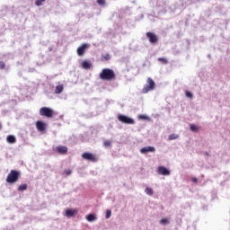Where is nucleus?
Returning <instances> with one entry per match:
<instances>
[{"label":"nucleus","mask_w":230,"mask_h":230,"mask_svg":"<svg viewBox=\"0 0 230 230\" xmlns=\"http://www.w3.org/2000/svg\"><path fill=\"white\" fill-rule=\"evenodd\" d=\"M99 78L104 82H112L116 80V73L111 68H103L99 74Z\"/></svg>","instance_id":"nucleus-1"},{"label":"nucleus","mask_w":230,"mask_h":230,"mask_svg":"<svg viewBox=\"0 0 230 230\" xmlns=\"http://www.w3.org/2000/svg\"><path fill=\"white\" fill-rule=\"evenodd\" d=\"M85 218L88 222H94V220H96V216L94 214H89Z\"/></svg>","instance_id":"nucleus-16"},{"label":"nucleus","mask_w":230,"mask_h":230,"mask_svg":"<svg viewBox=\"0 0 230 230\" xmlns=\"http://www.w3.org/2000/svg\"><path fill=\"white\" fill-rule=\"evenodd\" d=\"M158 62L166 65L168 64V59H166V58H158Z\"/></svg>","instance_id":"nucleus-21"},{"label":"nucleus","mask_w":230,"mask_h":230,"mask_svg":"<svg viewBox=\"0 0 230 230\" xmlns=\"http://www.w3.org/2000/svg\"><path fill=\"white\" fill-rule=\"evenodd\" d=\"M102 61H103V60H105V61L111 60V55H109V54L103 55V56L102 57Z\"/></svg>","instance_id":"nucleus-24"},{"label":"nucleus","mask_w":230,"mask_h":230,"mask_svg":"<svg viewBox=\"0 0 230 230\" xmlns=\"http://www.w3.org/2000/svg\"><path fill=\"white\" fill-rule=\"evenodd\" d=\"M177 137H179V135H177V134H171L169 136V141H173V139H177Z\"/></svg>","instance_id":"nucleus-22"},{"label":"nucleus","mask_w":230,"mask_h":230,"mask_svg":"<svg viewBox=\"0 0 230 230\" xmlns=\"http://www.w3.org/2000/svg\"><path fill=\"white\" fill-rule=\"evenodd\" d=\"M160 224H162V226H166V224H169V221L167 218H164L160 220Z\"/></svg>","instance_id":"nucleus-25"},{"label":"nucleus","mask_w":230,"mask_h":230,"mask_svg":"<svg viewBox=\"0 0 230 230\" xmlns=\"http://www.w3.org/2000/svg\"><path fill=\"white\" fill-rule=\"evenodd\" d=\"M40 115L44 116L45 118H52L53 110L49 107H42L41 109H40Z\"/></svg>","instance_id":"nucleus-5"},{"label":"nucleus","mask_w":230,"mask_h":230,"mask_svg":"<svg viewBox=\"0 0 230 230\" xmlns=\"http://www.w3.org/2000/svg\"><path fill=\"white\" fill-rule=\"evenodd\" d=\"M20 178H21V171L11 170L5 181L8 184H14V182H17V181H19Z\"/></svg>","instance_id":"nucleus-2"},{"label":"nucleus","mask_w":230,"mask_h":230,"mask_svg":"<svg viewBox=\"0 0 230 230\" xmlns=\"http://www.w3.org/2000/svg\"><path fill=\"white\" fill-rule=\"evenodd\" d=\"M64 92V84H58L56 86L55 94H60Z\"/></svg>","instance_id":"nucleus-15"},{"label":"nucleus","mask_w":230,"mask_h":230,"mask_svg":"<svg viewBox=\"0 0 230 230\" xmlns=\"http://www.w3.org/2000/svg\"><path fill=\"white\" fill-rule=\"evenodd\" d=\"M104 146H111V141L109 140L104 141Z\"/></svg>","instance_id":"nucleus-30"},{"label":"nucleus","mask_w":230,"mask_h":230,"mask_svg":"<svg viewBox=\"0 0 230 230\" xmlns=\"http://www.w3.org/2000/svg\"><path fill=\"white\" fill-rule=\"evenodd\" d=\"M157 172L159 173V175H170V170H168V168L164 167V166H158L157 167Z\"/></svg>","instance_id":"nucleus-10"},{"label":"nucleus","mask_w":230,"mask_h":230,"mask_svg":"<svg viewBox=\"0 0 230 230\" xmlns=\"http://www.w3.org/2000/svg\"><path fill=\"white\" fill-rule=\"evenodd\" d=\"M25 190H28V184L23 183L22 185H19L18 191H25Z\"/></svg>","instance_id":"nucleus-19"},{"label":"nucleus","mask_w":230,"mask_h":230,"mask_svg":"<svg viewBox=\"0 0 230 230\" xmlns=\"http://www.w3.org/2000/svg\"><path fill=\"white\" fill-rule=\"evenodd\" d=\"M118 119L120 123H124L125 125H134V123H136L134 119L128 117L127 115L119 114Z\"/></svg>","instance_id":"nucleus-4"},{"label":"nucleus","mask_w":230,"mask_h":230,"mask_svg":"<svg viewBox=\"0 0 230 230\" xmlns=\"http://www.w3.org/2000/svg\"><path fill=\"white\" fill-rule=\"evenodd\" d=\"M57 154H60L61 155H66L67 154V146H58L53 149Z\"/></svg>","instance_id":"nucleus-7"},{"label":"nucleus","mask_w":230,"mask_h":230,"mask_svg":"<svg viewBox=\"0 0 230 230\" xmlns=\"http://www.w3.org/2000/svg\"><path fill=\"white\" fill-rule=\"evenodd\" d=\"M145 193H146V195L152 196L154 195V190H152V188H146L145 190Z\"/></svg>","instance_id":"nucleus-20"},{"label":"nucleus","mask_w":230,"mask_h":230,"mask_svg":"<svg viewBox=\"0 0 230 230\" xmlns=\"http://www.w3.org/2000/svg\"><path fill=\"white\" fill-rule=\"evenodd\" d=\"M98 4H105V0H97Z\"/></svg>","instance_id":"nucleus-32"},{"label":"nucleus","mask_w":230,"mask_h":230,"mask_svg":"<svg viewBox=\"0 0 230 230\" xmlns=\"http://www.w3.org/2000/svg\"><path fill=\"white\" fill-rule=\"evenodd\" d=\"M4 67H6V65L4 64V62L0 61V69H4Z\"/></svg>","instance_id":"nucleus-28"},{"label":"nucleus","mask_w":230,"mask_h":230,"mask_svg":"<svg viewBox=\"0 0 230 230\" xmlns=\"http://www.w3.org/2000/svg\"><path fill=\"white\" fill-rule=\"evenodd\" d=\"M64 173L66 175H71V170H69V169L65 170Z\"/></svg>","instance_id":"nucleus-31"},{"label":"nucleus","mask_w":230,"mask_h":230,"mask_svg":"<svg viewBox=\"0 0 230 230\" xmlns=\"http://www.w3.org/2000/svg\"><path fill=\"white\" fill-rule=\"evenodd\" d=\"M89 49V44L84 43L79 48H77V55L79 57H84L85 55V49Z\"/></svg>","instance_id":"nucleus-9"},{"label":"nucleus","mask_w":230,"mask_h":230,"mask_svg":"<svg viewBox=\"0 0 230 230\" xmlns=\"http://www.w3.org/2000/svg\"><path fill=\"white\" fill-rule=\"evenodd\" d=\"M17 141V139L15 138V137L13 135H9L7 137V142H9L11 145H13V143H15Z\"/></svg>","instance_id":"nucleus-17"},{"label":"nucleus","mask_w":230,"mask_h":230,"mask_svg":"<svg viewBox=\"0 0 230 230\" xmlns=\"http://www.w3.org/2000/svg\"><path fill=\"white\" fill-rule=\"evenodd\" d=\"M138 118L139 119H148V117H146V115H139Z\"/></svg>","instance_id":"nucleus-29"},{"label":"nucleus","mask_w":230,"mask_h":230,"mask_svg":"<svg viewBox=\"0 0 230 230\" xmlns=\"http://www.w3.org/2000/svg\"><path fill=\"white\" fill-rule=\"evenodd\" d=\"M197 181H198L197 178L192 179V182H197Z\"/></svg>","instance_id":"nucleus-33"},{"label":"nucleus","mask_w":230,"mask_h":230,"mask_svg":"<svg viewBox=\"0 0 230 230\" xmlns=\"http://www.w3.org/2000/svg\"><path fill=\"white\" fill-rule=\"evenodd\" d=\"M82 67L83 69H90L93 67V63L90 60H84L82 62Z\"/></svg>","instance_id":"nucleus-14"},{"label":"nucleus","mask_w":230,"mask_h":230,"mask_svg":"<svg viewBox=\"0 0 230 230\" xmlns=\"http://www.w3.org/2000/svg\"><path fill=\"white\" fill-rule=\"evenodd\" d=\"M141 154H148V152H155V147L146 146L140 149Z\"/></svg>","instance_id":"nucleus-13"},{"label":"nucleus","mask_w":230,"mask_h":230,"mask_svg":"<svg viewBox=\"0 0 230 230\" xmlns=\"http://www.w3.org/2000/svg\"><path fill=\"white\" fill-rule=\"evenodd\" d=\"M146 37L151 44H157L159 42V38L154 32H146Z\"/></svg>","instance_id":"nucleus-6"},{"label":"nucleus","mask_w":230,"mask_h":230,"mask_svg":"<svg viewBox=\"0 0 230 230\" xmlns=\"http://www.w3.org/2000/svg\"><path fill=\"white\" fill-rule=\"evenodd\" d=\"M146 84L142 89V94H146V93H150V91H154L155 89V82L151 77H148L146 80Z\"/></svg>","instance_id":"nucleus-3"},{"label":"nucleus","mask_w":230,"mask_h":230,"mask_svg":"<svg viewBox=\"0 0 230 230\" xmlns=\"http://www.w3.org/2000/svg\"><path fill=\"white\" fill-rule=\"evenodd\" d=\"M185 96L187 97V98H193V93H191L190 91H186L185 92Z\"/></svg>","instance_id":"nucleus-26"},{"label":"nucleus","mask_w":230,"mask_h":230,"mask_svg":"<svg viewBox=\"0 0 230 230\" xmlns=\"http://www.w3.org/2000/svg\"><path fill=\"white\" fill-rule=\"evenodd\" d=\"M190 129L191 130V132H199V130H200V128H199V126L195 124H190Z\"/></svg>","instance_id":"nucleus-18"},{"label":"nucleus","mask_w":230,"mask_h":230,"mask_svg":"<svg viewBox=\"0 0 230 230\" xmlns=\"http://www.w3.org/2000/svg\"><path fill=\"white\" fill-rule=\"evenodd\" d=\"M43 3H46V0H36L35 1L36 6H42Z\"/></svg>","instance_id":"nucleus-23"},{"label":"nucleus","mask_w":230,"mask_h":230,"mask_svg":"<svg viewBox=\"0 0 230 230\" xmlns=\"http://www.w3.org/2000/svg\"><path fill=\"white\" fill-rule=\"evenodd\" d=\"M36 128L39 130V132H44V130H46V124L39 120L36 122Z\"/></svg>","instance_id":"nucleus-11"},{"label":"nucleus","mask_w":230,"mask_h":230,"mask_svg":"<svg viewBox=\"0 0 230 230\" xmlns=\"http://www.w3.org/2000/svg\"><path fill=\"white\" fill-rule=\"evenodd\" d=\"M3 128V126L0 124V130Z\"/></svg>","instance_id":"nucleus-34"},{"label":"nucleus","mask_w":230,"mask_h":230,"mask_svg":"<svg viewBox=\"0 0 230 230\" xmlns=\"http://www.w3.org/2000/svg\"><path fill=\"white\" fill-rule=\"evenodd\" d=\"M77 213V209H66L65 212V216H66L67 218H71L72 217H75Z\"/></svg>","instance_id":"nucleus-12"},{"label":"nucleus","mask_w":230,"mask_h":230,"mask_svg":"<svg viewBox=\"0 0 230 230\" xmlns=\"http://www.w3.org/2000/svg\"><path fill=\"white\" fill-rule=\"evenodd\" d=\"M111 215H112V211H111V210L106 211V218H111Z\"/></svg>","instance_id":"nucleus-27"},{"label":"nucleus","mask_w":230,"mask_h":230,"mask_svg":"<svg viewBox=\"0 0 230 230\" xmlns=\"http://www.w3.org/2000/svg\"><path fill=\"white\" fill-rule=\"evenodd\" d=\"M83 159H85L86 161H91L92 163H96L98 161V158L91 153H84L82 155Z\"/></svg>","instance_id":"nucleus-8"}]
</instances>
